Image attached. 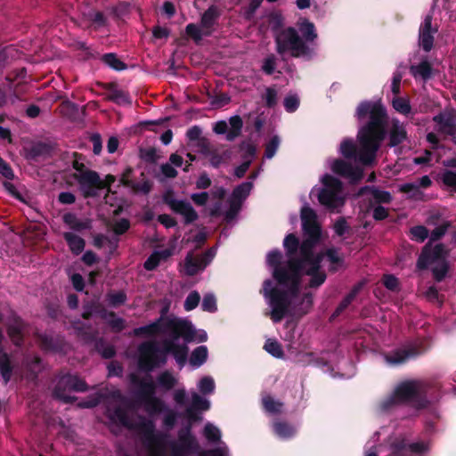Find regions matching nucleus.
<instances>
[{"instance_id": "nucleus-1", "label": "nucleus", "mask_w": 456, "mask_h": 456, "mask_svg": "<svg viewBox=\"0 0 456 456\" xmlns=\"http://www.w3.org/2000/svg\"><path fill=\"white\" fill-rule=\"evenodd\" d=\"M304 240L301 244L297 237L289 233L283 240V248L288 262L281 265L282 254L273 249L266 256V265L271 269L274 281H264L262 294L270 308V316L274 323L286 316L305 314L313 304L309 292L300 293L303 288H318L326 281L327 275L321 271L322 254L314 250V244L321 234V225L315 211L308 203L300 210Z\"/></svg>"}, {"instance_id": "nucleus-2", "label": "nucleus", "mask_w": 456, "mask_h": 456, "mask_svg": "<svg viewBox=\"0 0 456 456\" xmlns=\"http://www.w3.org/2000/svg\"><path fill=\"white\" fill-rule=\"evenodd\" d=\"M167 308L161 310L160 316L154 322L134 329L133 334L137 337L151 338L163 335V347L160 348L154 341H145L138 346V368L146 372L167 362V355L172 354L183 368L188 357V344L200 343L208 338L204 330H197L188 320L167 315Z\"/></svg>"}, {"instance_id": "nucleus-3", "label": "nucleus", "mask_w": 456, "mask_h": 456, "mask_svg": "<svg viewBox=\"0 0 456 456\" xmlns=\"http://www.w3.org/2000/svg\"><path fill=\"white\" fill-rule=\"evenodd\" d=\"M358 120L369 116L370 120L361 126L357 134V144L353 139H344L338 151L346 159H354L364 165H371L376 159L381 142L387 136L389 146L396 147L407 139L406 126L397 118L388 119L386 108L380 101H363L355 111Z\"/></svg>"}, {"instance_id": "nucleus-4", "label": "nucleus", "mask_w": 456, "mask_h": 456, "mask_svg": "<svg viewBox=\"0 0 456 456\" xmlns=\"http://www.w3.org/2000/svg\"><path fill=\"white\" fill-rule=\"evenodd\" d=\"M138 429L148 456H231L227 444L221 440L220 428L211 422L205 424L202 434L208 444H216V447L206 451H200L191 424L180 428L176 438H170L168 434L157 430L154 421L144 417L140 419Z\"/></svg>"}, {"instance_id": "nucleus-5", "label": "nucleus", "mask_w": 456, "mask_h": 456, "mask_svg": "<svg viewBox=\"0 0 456 456\" xmlns=\"http://www.w3.org/2000/svg\"><path fill=\"white\" fill-rule=\"evenodd\" d=\"M318 34L314 24L300 18L296 27H286L275 32L276 52L280 55L312 60L316 55Z\"/></svg>"}, {"instance_id": "nucleus-6", "label": "nucleus", "mask_w": 456, "mask_h": 456, "mask_svg": "<svg viewBox=\"0 0 456 456\" xmlns=\"http://www.w3.org/2000/svg\"><path fill=\"white\" fill-rule=\"evenodd\" d=\"M380 432H375L365 444L363 456H421L429 451V443H410L404 436L389 437L387 444L379 443Z\"/></svg>"}, {"instance_id": "nucleus-7", "label": "nucleus", "mask_w": 456, "mask_h": 456, "mask_svg": "<svg viewBox=\"0 0 456 456\" xmlns=\"http://www.w3.org/2000/svg\"><path fill=\"white\" fill-rule=\"evenodd\" d=\"M427 391V386L420 380L400 382L395 387L392 394L379 403V411L388 412L403 404H410L414 409H422L428 404Z\"/></svg>"}, {"instance_id": "nucleus-8", "label": "nucleus", "mask_w": 456, "mask_h": 456, "mask_svg": "<svg viewBox=\"0 0 456 456\" xmlns=\"http://www.w3.org/2000/svg\"><path fill=\"white\" fill-rule=\"evenodd\" d=\"M310 195H315L322 206L335 213L340 212L347 197L342 182L330 174L321 176L319 184L313 187Z\"/></svg>"}, {"instance_id": "nucleus-9", "label": "nucleus", "mask_w": 456, "mask_h": 456, "mask_svg": "<svg viewBox=\"0 0 456 456\" xmlns=\"http://www.w3.org/2000/svg\"><path fill=\"white\" fill-rule=\"evenodd\" d=\"M446 255V250L442 243L435 246L428 243L423 248L419 256L417 267L419 269L430 267L436 281H441L445 278L449 269Z\"/></svg>"}, {"instance_id": "nucleus-10", "label": "nucleus", "mask_w": 456, "mask_h": 456, "mask_svg": "<svg viewBox=\"0 0 456 456\" xmlns=\"http://www.w3.org/2000/svg\"><path fill=\"white\" fill-rule=\"evenodd\" d=\"M131 383L138 387L136 391L137 396L143 403L145 411L150 415L159 414L162 411L164 402L155 395L156 389L158 388L157 383L152 380H140L137 381L136 377L133 374L130 377Z\"/></svg>"}, {"instance_id": "nucleus-11", "label": "nucleus", "mask_w": 456, "mask_h": 456, "mask_svg": "<svg viewBox=\"0 0 456 456\" xmlns=\"http://www.w3.org/2000/svg\"><path fill=\"white\" fill-rule=\"evenodd\" d=\"M163 201L173 213L182 216L184 224H191L199 218V215L191 202L184 199L175 198L171 191L163 195Z\"/></svg>"}, {"instance_id": "nucleus-12", "label": "nucleus", "mask_w": 456, "mask_h": 456, "mask_svg": "<svg viewBox=\"0 0 456 456\" xmlns=\"http://www.w3.org/2000/svg\"><path fill=\"white\" fill-rule=\"evenodd\" d=\"M86 390L87 385L83 379L77 375L68 373L58 379L53 394L56 398L63 402H69L73 400V397L66 392H85Z\"/></svg>"}, {"instance_id": "nucleus-13", "label": "nucleus", "mask_w": 456, "mask_h": 456, "mask_svg": "<svg viewBox=\"0 0 456 456\" xmlns=\"http://www.w3.org/2000/svg\"><path fill=\"white\" fill-rule=\"evenodd\" d=\"M259 172L254 173L249 176V181L241 183L234 188L229 200L230 208L225 213V218L228 221L232 220L240 209L242 202L248 198L252 188L253 181L258 176Z\"/></svg>"}, {"instance_id": "nucleus-14", "label": "nucleus", "mask_w": 456, "mask_h": 456, "mask_svg": "<svg viewBox=\"0 0 456 456\" xmlns=\"http://www.w3.org/2000/svg\"><path fill=\"white\" fill-rule=\"evenodd\" d=\"M421 354L417 343L405 344L383 355L384 362L389 366L403 364Z\"/></svg>"}, {"instance_id": "nucleus-15", "label": "nucleus", "mask_w": 456, "mask_h": 456, "mask_svg": "<svg viewBox=\"0 0 456 456\" xmlns=\"http://www.w3.org/2000/svg\"><path fill=\"white\" fill-rule=\"evenodd\" d=\"M328 166L330 170L342 177H345L352 183H357L362 178L363 170L359 167H354L342 159H328Z\"/></svg>"}, {"instance_id": "nucleus-16", "label": "nucleus", "mask_w": 456, "mask_h": 456, "mask_svg": "<svg viewBox=\"0 0 456 456\" xmlns=\"http://www.w3.org/2000/svg\"><path fill=\"white\" fill-rule=\"evenodd\" d=\"M433 121L436 125V130L442 134L455 137L456 136V110L445 109L433 117Z\"/></svg>"}, {"instance_id": "nucleus-17", "label": "nucleus", "mask_w": 456, "mask_h": 456, "mask_svg": "<svg viewBox=\"0 0 456 456\" xmlns=\"http://www.w3.org/2000/svg\"><path fill=\"white\" fill-rule=\"evenodd\" d=\"M436 32L437 28L432 26V15H426L419 29V45L426 53L432 50Z\"/></svg>"}, {"instance_id": "nucleus-18", "label": "nucleus", "mask_w": 456, "mask_h": 456, "mask_svg": "<svg viewBox=\"0 0 456 456\" xmlns=\"http://www.w3.org/2000/svg\"><path fill=\"white\" fill-rule=\"evenodd\" d=\"M77 181L85 196L95 195V189L101 183L99 175L94 171H86L80 174Z\"/></svg>"}, {"instance_id": "nucleus-19", "label": "nucleus", "mask_w": 456, "mask_h": 456, "mask_svg": "<svg viewBox=\"0 0 456 456\" xmlns=\"http://www.w3.org/2000/svg\"><path fill=\"white\" fill-rule=\"evenodd\" d=\"M324 352L320 354L315 352H298L295 355V362L300 366H316L324 367L328 365V362L322 356Z\"/></svg>"}, {"instance_id": "nucleus-20", "label": "nucleus", "mask_w": 456, "mask_h": 456, "mask_svg": "<svg viewBox=\"0 0 456 456\" xmlns=\"http://www.w3.org/2000/svg\"><path fill=\"white\" fill-rule=\"evenodd\" d=\"M8 333L11 337L12 342L16 346L21 345L22 336L24 333V323L15 314H12V316L8 320Z\"/></svg>"}, {"instance_id": "nucleus-21", "label": "nucleus", "mask_w": 456, "mask_h": 456, "mask_svg": "<svg viewBox=\"0 0 456 456\" xmlns=\"http://www.w3.org/2000/svg\"><path fill=\"white\" fill-rule=\"evenodd\" d=\"M172 255V248L155 249L145 260L143 266L147 271H153L161 261H166Z\"/></svg>"}, {"instance_id": "nucleus-22", "label": "nucleus", "mask_w": 456, "mask_h": 456, "mask_svg": "<svg viewBox=\"0 0 456 456\" xmlns=\"http://www.w3.org/2000/svg\"><path fill=\"white\" fill-rule=\"evenodd\" d=\"M221 15V11L216 5H210L201 15L200 25L205 30L210 31V36L214 31L218 18Z\"/></svg>"}, {"instance_id": "nucleus-23", "label": "nucleus", "mask_w": 456, "mask_h": 456, "mask_svg": "<svg viewBox=\"0 0 456 456\" xmlns=\"http://www.w3.org/2000/svg\"><path fill=\"white\" fill-rule=\"evenodd\" d=\"M322 236V233L320 234ZM321 237H319L318 240L314 244V250L318 253L322 254V258L320 262V264L322 262L324 256L328 258V260L330 263V269L331 271H337L339 267L343 265V258L339 256L338 249L335 248H328L327 251L324 253L322 250L317 249V244L320 241ZM321 271L325 273V272L322 270V265H320Z\"/></svg>"}, {"instance_id": "nucleus-24", "label": "nucleus", "mask_w": 456, "mask_h": 456, "mask_svg": "<svg viewBox=\"0 0 456 456\" xmlns=\"http://www.w3.org/2000/svg\"><path fill=\"white\" fill-rule=\"evenodd\" d=\"M410 71L415 79H420L424 82L432 77V67L428 58L425 57L419 64H412Z\"/></svg>"}, {"instance_id": "nucleus-25", "label": "nucleus", "mask_w": 456, "mask_h": 456, "mask_svg": "<svg viewBox=\"0 0 456 456\" xmlns=\"http://www.w3.org/2000/svg\"><path fill=\"white\" fill-rule=\"evenodd\" d=\"M156 383L160 391L168 392L178 384V378L171 371L164 370L157 376Z\"/></svg>"}, {"instance_id": "nucleus-26", "label": "nucleus", "mask_w": 456, "mask_h": 456, "mask_svg": "<svg viewBox=\"0 0 456 456\" xmlns=\"http://www.w3.org/2000/svg\"><path fill=\"white\" fill-rule=\"evenodd\" d=\"M210 408V402L197 392L191 393V403L186 408L187 415L191 416L196 410L208 411Z\"/></svg>"}, {"instance_id": "nucleus-27", "label": "nucleus", "mask_w": 456, "mask_h": 456, "mask_svg": "<svg viewBox=\"0 0 456 456\" xmlns=\"http://www.w3.org/2000/svg\"><path fill=\"white\" fill-rule=\"evenodd\" d=\"M205 268L206 264H204L203 259L200 258V256L193 257L191 254H188L186 256L184 259V269L188 275L192 276Z\"/></svg>"}, {"instance_id": "nucleus-28", "label": "nucleus", "mask_w": 456, "mask_h": 456, "mask_svg": "<svg viewBox=\"0 0 456 456\" xmlns=\"http://www.w3.org/2000/svg\"><path fill=\"white\" fill-rule=\"evenodd\" d=\"M107 415L111 421L118 423L123 427L132 428L133 426L127 412L120 407H118L113 411L109 409L107 411Z\"/></svg>"}, {"instance_id": "nucleus-29", "label": "nucleus", "mask_w": 456, "mask_h": 456, "mask_svg": "<svg viewBox=\"0 0 456 456\" xmlns=\"http://www.w3.org/2000/svg\"><path fill=\"white\" fill-rule=\"evenodd\" d=\"M208 352L206 346L196 347L191 354L190 364L193 369H198L203 365L208 359Z\"/></svg>"}, {"instance_id": "nucleus-30", "label": "nucleus", "mask_w": 456, "mask_h": 456, "mask_svg": "<svg viewBox=\"0 0 456 456\" xmlns=\"http://www.w3.org/2000/svg\"><path fill=\"white\" fill-rule=\"evenodd\" d=\"M275 435L281 439H289L296 434V428L283 421L274 422L273 425Z\"/></svg>"}, {"instance_id": "nucleus-31", "label": "nucleus", "mask_w": 456, "mask_h": 456, "mask_svg": "<svg viewBox=\"0 0 456 456\" xmlns=\"http://www.w3.org/2000/svg\"><path fill=\"white\" fill-rule=\"evenodd\" d=\"M366 191L370 193L371 200L378 203H389L392 200V195L387 191L380 190L375 186H365L362 191Z\"/></svg>"}, {"instance_id": "nucleus-32", "label": "nucleus", "mask_w": 456, "mask_h": 456, "mask_svg": "<svg viewBox=\"0 0 456 456\" xmlns=\"http://www.w3.org/2000/svg\"><path fill=\"white\" fill-rule=\"evenodd\" d=\"M70 250L76 254H80L85 248V240L78 235L73 232H65L63 234Z\"/></svg>"}, {"instance_id": "nucleus-33", "label": "nucleus", "mask_w": 456, "mask_h": 456, "mask_svg": "<svg viewBox=\"0 0 456 456\" xmlns=\"http://www.w3.org/2000/svg\"><path fill=\"white\" fill-rule=\"evenodd\" d=\"M228 125H230L231 130L226 134V140L232 142L240 135L243 122L239 115H234L229 118Z\"/></svg>"}, {"instance_id": "nucleus-34", "label": "nucleus", "mask_w": 456, "mask_h": 456, "mask_svg": "<svg viewBox=\"0 0 456 456\" xmlns=\"http://www.w3.org/2000/svg\"><path fill=\"white\" fill-rule=\"evenodd\" d=\"M399 191L407 194L410 199L415 200H421L424 197V193L420 191L417 183H405L400 184Z\"/></svg>"}, {"instance_id": "nucleus-35", "label": "nucleus", "mask_w": 456, "mask_h": 456, "mask_svg": "<svg viewBox=\"0 0 456 456\" xmlns=\"http://www.w3.org/2000/svg\"><path fill=\"white\" fill-rule=\"evenodd\" d=\"M102 317L106 321L108 325L114 331H121L126 327V322L123 318L118 317L113 312H103L102 314Z\"/></svg>"}, {"instance_id": "nucleus-36", "label": "nucleus", "mask_w": 456, "mask_h": 456, "mask_svg": "<svg viewBox=\"0 0 456 456\" xmlns=\"http://www.w3.org/2000/svg\"><path fill=\"white\" fill-rule=\"evenodd\" d=\"M395 110L402 115L407 116L411 111V102L408 97L395 96L391 101Z\"/></svg>"}, {"instance_id": "nucleus-37", "label": "nucleus", "mask_w": 456, "mask_h": 456, "mask_svg": "<svg viewBox=\"0 0 456 456\" xmlns=\"http://www.w3.org/2000/svg\"><path fill=\"white\" fill-rule=\"evenodd\" d=\"M185 31L196 43L201 41L204 37L210 36V31L203 29L200 24L189 23Z\"/></svg>"}, {"instance_id": "nucleus-38", "label": "nucleus", "mask_w": 456, "mask_h": 456, "mask_svg": "<svg viewBox=\"0 0 456 456\" xmlns=\"http://www.w3.org/2000/svg\"><path fill=\"white\" fill-rule=\"evenodd\" d=\"M363 287V282L361 281L354 285L351 291L344 297V299L341 301V303L338 305V306L336 309L335 314H339L341 312H343L354 299V297L357 296V294L360 292V290Z\"/></svg>"}, {"instance_id": "nucleus-39", "label": "nucleus", "mask_w": 456, "mask_h": 456, "mask_svg": "<svg viewBox=\"0 0 456 456\" xmlns=\"http://www.w3.org/2000/svg\"><path fill=\"white\" fill-rule=\"evenodd\" d=\"M197 388L203 395H212L216 389L214 379L211 376L202 377L197 384Z\"/></svg>"}, {"instance_id": "nucleus-40", "label": "nucleus", "mask_w": 456, "mask_h": 456, "mask_svg": "<svg viewBox=\"0 0 456 456\" xmlns=\"http://www.w3.org/2000/svg\"><path fill=\"white\" fill-rule=\"evenodd\" d=\"M64 223L72 230L82 231L89 227L87 222L82 221L75 214L68 213L63 216Z\"/></svg>"}, {"instance_id": "nucleus-41", "label": "nucleus", "mask_w": 456, "mask_h": 456, "mask_svg": "<svg viewBox=\"0 0 456 456\" xmlns=\"http://www.w3.org/2000/svg\"><path fill=\"white\" fill-rule=\"evenodd\" d=\"M73 328L76 330L77 335L86 342L94 338L92 327L86 325L81 321L74 322Z\"/></svg>"}, {"instance_id": "nucleus-42", "label": "nucleus", "mask_w": 456, "mask_h": 456, "mask_svg": "<svg viewBox=\"0 0 456 456\" xmlns=\"http://www.w3.org/2000/svg\"><path fill=\"white\" fill-rule=\"evenodd\" d=\"M264 348L269 354L275 358L281 359L284 356L281 345L275 339L268 338L265 343Z\"/></svg>"}, {"instance_id": "nucleus-43", "label": "nucleus", "mask_w": 456, "mask_h": 456, "mask_svg": "<svg viewBox=\"0 0 456 456\" xmlns=\"http://www.w3.org/2000/svg\"><path fill=\"white\" fill-rule=\"evenodd\" d=\"M109 100L112 101L113 102L118 104V105H130L132 103V101L130 99V96L128 94L122 90L114 89L110 92Z\"/></svg>"}, {"instance_id": "nucleus-44", "label": "nucleus", "mask_w": 456, "mask_h": 456, "mask_svg": "<svg viewBox=\"0 0 456 456\" xmlns=\"http://www.w3.org/2000/svg\"><path fill=\"white\" fill-rule=\"evenodd\" d=\"M103 62L114 70L121 71L126 69V65L120 61L115 53H106L102 56Z\"/></svg>"}, {"instance_id": "nucleus-45", "label": "nucleus", "mask_w": 456, "mask_h": 456, "mask_svg": "<svg viewBox=\"0 0 456 456\" xmlns=\"http://www.w3.org/2000/svg\"><path fill=\"white\" fill-rule=\"evenodd\" d=\"M161 409L162 411L159 413L164 412L162 420L163 426L166 428L170 429L175 425L178 419V413L168 407H165V404Z\"/></svg>"}, {"instance_id": "nucleus-46", "label": "nucleus", "mask_w": 456, "mask_h": 456, "mask_svg": "<svg viewBox=\"0 0 456 456\" xmlns=\"http://www.w3.org/2000/svg\"><path fill=\"white\" fill-rule=\"evenodd\" d=\"M118 243V239L114 237L112 239L108 238L105 235H97L94 240V244L97 248H102L107 244L110 247V253H113V251L117 248Z\"/></svg>"}, {"instance_id": "nucleus-47", "label": "nucleus", "mask_w": 456, "mask_h": 456, "mask_svg": "<svg viewBox=\"0 0 456 456\" xmlns=\"http://www.w3.org/2000/svg\"><path fill=\"white\" fill-rule=\"evenodd\" d=\"M0 373L4 381V384L6 385L12 375V367L10 363V360L6 354H4L1 357L0 361Z\"/></svg>"}, {"instance_id": "nucleus-48", "label": "nucleus", "mask_w": 456, "mask_h": 456, "mask_svg": "<svg viewBox=\"0 0 456 456\" xmlns=\"http://www.w3.org/2000/svg\"><path fill=\"white\" fill-rule=\"evenodd\" d=\"M263 404L265 410L271 414L280 413L282 410L283 404L274 400L273 397L267 395L263 398Z\"/></svg>"}, {"instance_id": "nucleus-49", "label": "nucleus", "mask_w": 456, "mask_h": 456, "mask_svg": "<svg viewBox=\"0 0 456 456\" xmlns=\"http://www.w3.org/2000/svg\"><path fill=\"white\" fill-rule=\"evenodd\" d=\"M96 349L105 359H110L115 355V348L113 346L107 344L104 340L100 339L96 342Z\"/></svg>"}, {"instance_id": "nucleus-50", "label": "nucleus", "mask_w": 456, "mask_h": 456, "mask_svg": "<svg viewBox=\"0 0 456 456\" xmlns=\"http://www.w3.org/2000/svg\"><path fill=\"white\" fill-rule=\"evenodd\" d=\"M281 139L278 135H273L265 145V158L267 159H272L280 146Z\"/></svg>"}, {"instance_id": "nucleus-51", "label": "nucleus", "mask_w": 456, "mask_h": 456, "mask_svg": "<svg viewBox=\"0 0 456 456\" xmlns=\"http://www.w3.org/2000/svg\"><path fill=\"white\" fill-rule=\"evenodd\" d=\"M41 346L47 351H57L59 349L57 340L52 336L44 334L39 337Z\"/></svg>"}, {"instance_id": "nucleus-52", "label": "nucleus", "mask_w": 456, "mask_h": 456, "mask_svg": "<svg viewBox=\"0 0 456 456\" xmlns=\"http://www.w3.org/2000/svg\"><path fill=\"white\" fill-rule=\"evenodd\" d=\"M126 300V295L122 291L112 292L107 295V301L109 305L117 307L123 305Z\"/></svg>"}, {"instance_id": "nucleus-53", "label": "nucleus", "mask_w": 456, "mask_h": 456, "mask_svg": "<svg viewBox=\"0 0 456 456\" xmlns=\"http://www.w3.org/2000/svg\"><path fill=\"white\" fill-rule=\"evenodd\" d=\"M201 307L208 313H215L217 309L216 297L212 293H208L203 297Z\"/></svg>"}, {"instance_id": "nucleus-54", "label": "nucleus", "mask_w": 456, "mask_h": 456, "mask_svg": "<svg viewBox=\"0 0 456 456\" xmlns=\"http://www.w3.org/2000/svg\"><path fill=\"white\" fill-rule=\"evenodd\" d=\"M450 226L451 223L449 221H443L431 232L430 240L435 241L442 238Z\"/></svg>"}, {"instance_id": "nucleus-55", "label": "nucleus", "mask_w": 456, "mask_h": 456, "mask_svg": "<svg viewBox=\"0 0 456 456\" xmlns=\"http://www.w3.org/2000/svg\"><path fill=\"white\" fill-rule=\"evenodd\" d=\"M284 108L287 112L296 111L299 106V98L296 94H290L284 99Z\"/></svg>"}, {"instance_id": "nucleus-56", "label": "nucleus", "mask_w": 456, "mask_h": 456, "mask_svg": "<svg viewBox=\"0 0 456 456\" xmlns=\"http://www.w3.org/2000/svg\"><path fill=\"white\" fill-rule=\"evenodd\" d=\"M200 300V296L198 291L193 290L191 291L186 297L184 301L183 307L186 311H191L195 309Z\"/></svg>"}, {"instance_id": "nucleus-57", "label": "nucleus", "mask_w": 456, "mask_h": 456, "mask_svg": "<svg viewBox=\"0 0 456 456\" xmlns=\"http://www.w3.org/2000/svg\"><path fill=\"white\" fill-rule=\"evenodd\" d=\"M441 180L444 185L456 191V172L452 170H445L441 175Z\"/></svg>"}, {"instance_id": "nucleus-58", "label": "nucleus", "mask_w": 456, "mask_h": 456, "mask_svg": "<svg viewBox=\"0 0 456 456\" xmlns=\"http://www.w3.org/2000/svg\"><path fill=\"white\" fill-rule=\"evenodd\" d=\"M276 69V57L273 54L268 55L262 63L261 69L266 75H272Z\"/></svg>"}, {"instance_id": "nucleus-59", "label": "nucleus", "mask_w": 456, "mask_h": 456, "mask_svg": "<svg viewBox=\"0 0 456 456\" xmlns=\"http://www.w3.org/2000/svg\"><path fill=\"white\" fill-rule=\"evenodd\" d=\"M412 238L419 242H423L428 237V231L423 225H417L411 228Z\"/></svg>"}, {"instance_id": "nucleus-60", "label": "nucleus", "mask_w": 456, "mask_h": 456, "mask_svg": "<svg viewBox=\"0 0 456 456\" xmlns=\"http://www.w3.org/2000/svg\"><path fill=\"white\" fill-rule=\"evenodd\" d=\"M277 91L273 87H267L263 99L265 101V104L269 108H273L277 103Z\"/></svg>"}, {"instance_id": "nucleus-61", "label": "nucleus", "mask_w": 456, "mask_h": 456, "mask_svg": "<svg viewBox=\"0 0 456 456\" xmlns=\"http://www.w3.org/2000/svg\"><path fill=\"white\" fill-rule=\"evenodd\" d=\"M403 78V72L399 68L394 72L391 83V91L394 94L398 95L400 93V85Z\"/></svg>"}, {"instance_id": "nucleus-62", "label": "nucleus", "mask_w": 456, "mask_h": 456, "mask_svg": "<svg viewBox=\"0 0 456 456\" xmlns=\"http://www.w3.org/2000/svg\"><path fill=\"white\" fill-rule=\"evenodd\" d=\"M333 230H334V232L338 236H343L346 232H348L349 226H348L346 219L343 217H340L335 222V224L333 225Z\"/></svg>"}, {"instance_id": "nucleus-63", "label": "nucleus", "mask_w": 456, "mask_h": 456, "mask_svg": "<svg viewBox=\"0 0 456 456\" xmlns=\"http://www.w3.org/2000/svg\"><path fill=\"white\" fill-rule=\"evenodd\" d=\"M187 395L184 387L177 388L173 392V399L178 406H183L186 403Z\"/></svg>"}, {"instance_id": "nucleus-64", "label": "nucleus", "mask_w": 456, "mask_h": 456, "mask_svg": "<svg viewBox=\"0 0 456 456\" xmlns=\"http://www.w3.org/2000/svg\"><path fill=\"white\" fill-rule=\"evenodd\" d=\"M191 199L197 206L202 207L205 206L208 201L209 194L207 191L191 193Z\"/></svg>"}]
</instances>
